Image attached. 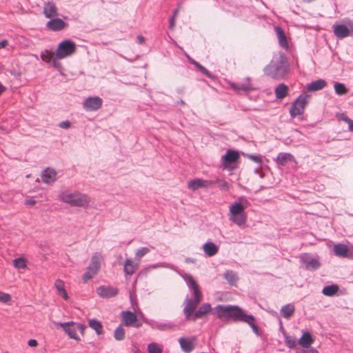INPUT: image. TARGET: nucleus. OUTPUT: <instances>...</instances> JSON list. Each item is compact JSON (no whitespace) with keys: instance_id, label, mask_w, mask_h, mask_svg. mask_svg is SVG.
<instances>
[{"instance_id":"nucleus-23","label":"nucleus","mask_w":353,"mask_h":353,"mask_svg":"<svg viewBox=\"0 0 353 353\" xmlns=\"http://www.w3.org/2000/svg\"><path fill=\"white\" fill-rule=\"evenodd\" d=\"M275 161L279 165L283 166L289 162L294 161V157L290 153L280 152L275 159Z\"/></svg>"},{"instance_id":"nucleus-7","label":"nucleus","mask_w":353,"mask_h":353,"mask_svg":"<svg viewBox=\"0 0 353 353\" xmlns=\"http://www.w3.org/2000/svg\"><path fill=\"white\" fill-rule=\"evenodd\" d=\"M309 96L301 94L292 103L290 110V114L292 118H295L303 114L305 108L308 103Z\"/></svg>"},{"instance_id":"nucleus-1","label":"nucleus","mask_w":353,"mask_h":353,"mask_svg":"<svg viewBox=\"0 0 353 353\" xmlns=\"http://www.w3.org/2000/svg\"><path fill=\"white\" fill-rule=\"evenodd\" d=\"M214 314L219 319H232L234 321H241L249 325L253 332L259 336V330L256 324L254 316L247 314L241 307L231 305H219L214 309Z\"/></svg>"},{"instance_id":"nucleus-61","label":"nucleus","mask_w":353,"mask_h":353,"mask_svg":"<svg viewBox=\"0 0 353 353\" xmlns=\"http://www.w3.org/2000/svg\"><path fill=\"white\" fill-rule=\"evenodd\" d=\"M144 41H145V39H144L143 37H142V36H138L137 37V42L139 43L142 44V43H144Z\"/></svg>"},{"instance_id":"nucleus-22","label":"nucleus","mask_w":353,"mask_h":353,"mask_svg":"<svg viewBox=\"0 0 353 353\" xmlns=\"http://www.w3.org/2000/svg\"><path fill=\"white\" fill-rule=\"evenodd\" d=\"M203 250L207 256H213L219 252V246L212 241H208L203 245Z\"/></svg>"},{"instance_id":"nucleus-30","label":"nucleus","mask_w":353,"mask_h":353,"mask_svg":"<svg viewBox=\"0 0 353 353\" xmlns=\"http://www.w3.org/2000/svg\"><path fill=\"white\" fill-rule=\"evenodd\" d=\"M54 288L57 290L58 294L61 295L65 300L68 299V295L65 290V284L62 280H57L54 283Z\"/></svg>"},{"instance_id":"nucleus-60","label":"nucleus","mask_w":353,"mask_h":353,"mask_svg":"<svg viewBox=\"0 0 353 353\" xmlns=\"http://www.w3.org/2000/svg\"><path fill=\"white\" fill-rule=\"evenodd\" d=\"M348 124V129L350 132H353V120H350V121H349L348 123H347Z\"/></svg>"},{"instance_id":"nucleus-13","label":"nucleus","mask_w":353,"mask_h":353,"mask_svg":"<svg viewBox=\"0 0 353 353\" xmlns=\"http://www.w3.org/2000/svg\"><path fill=\"white\" fill-rule=\"evenodd\" d=\"M301 262L305 265L307 270L314 271L319 268L321 263L317 259L310 256L307 254H303L300 256Z\"/></svg>"},{"instance_id":"nucleus-44","label":"nucleus","mask_w":353,"mask_h":353,"mask_svg":"<svg viewBox=\"0 0 353 353\" xmlns=\"http://www.w3.org/2000/svg\"><path fill=\"white\" fill-rule=\"evenodd\" d=\"M285 343L288 347L294 348L296 345L297 342L294 338L290 336H285Z\"/></svg>"},{"instance_id":"nucleus-19","label":"nucleus","mask_w":353,"mask_h":353,"mask_svg":"<svg viewBox=\"0 0 353 353\" xmlns=\"http://www.w3.org/2000/svg\"><path fill=\"white\" fill-rule=\"evenodd\" d=\"M43 12L46 18H53L59 15L58 8L52 1H46L43 3Z\"/></svg>"},{"instance_id":"nucleus-6","label":"nucleus","mask_w":353,"mask_h":353,"mask_svg":"<svg viewBox=\"0 0 353 353\" xmlns=\"http://www.w3.org/2000/svg\"><path fill=\"white\" fill-rule=\"evenodd\" d=\"M102 261L103 256L101 253L96 252L92 255L90 263L82 276V279L84 282H87L98 273L101 268V263Z\"/></svg>"},{"instance_id":"nucleus-9","label":"nucleus","mask_w":353,"mask_h":353,"mask_svg":"<svg viewBox=\"0 0 353 353\" xmlns=\"http://www.w3.org/2000/svg\"><path fill=\"white\" fill-rule=\"evenodd\" d=\"M134 311L137 313V315L130 311H123L121 312L120 316L123 322V324L126 327L134 326L135 327H140L141 326V323H137V316H142V313L139 311L137 312L135 309Z\"/></svg>"},{"instance_id":"nucleus-47","label":"nucleus","mask_w":353,"mask_h":353,"mask_svg":"<svg viewBox=\"0 0 353 353\" xmlns=\"http://www.w3.org/2000/svg\"><path fill=\"white\" fill-rule=\"evenodd\" d=\"M154 327L160 330H166L172 329L173 325L170 323H157Z\"/></svg>"},{"instance_id":"nucleus-16","label":"nucleus","mask_w":353,"mask_h":353,"mask_svg":"<svg viewBox=\"0 0 353 353\" xmlns=\"http://www.w3.org/2000/svg\"><path fill=\"white\" fill-rule=\"evenodd\" d=\"M67 23L60 18H51L46 23V28L52 31L57 32L63 30L67 27Z\"/></svg>"},{"instance_id":"nucleus-56","label":"nucleus","mask_w":353,"mask_h":353,"mask_svg":"<svg viewBox=\"0 0 353 353\" xmlns=\"http://www.w3.org/2000/svg\"><path fill=\"white\" fill-rule=\"evenodd\" d=\"M346 258L353 259V246L351 245L348 248V252Z\"/></svg>"},{"instance_id":"nucleus-3","label":"nucleus","mask_w":353,"mask_h":353,"mask_svg":"<svg viewBox=\"0 0 353 353\" xmlns=\"http://www.w3.org/2000/svg\"><path fill=\"white\" fill-rule=\"evenodd\" d=\"M289 64L283 52H279L274 54L272 60L268 65L264 72L272 78H283L287 73Z\"/></svg>"},{"instance_id":"nucleus-18","label":"nucleus","mask_w":353,"mask_h":353,"mask_svg":"<svg viewBox=\"0 0 353 353\" xmlns=\"http://www.w3.org/2000/svg\"><path fill=\"white\" fill-rule=\"evenodd\" d=\"M196 338L190 336L188 338L181 337L178 341L181 350L185 353L191 352L194 348V341Z\"/></svg>"},{"instance_id":"nucleus-20","label":"nucleus","mask_w":353,"mask_h":353,"mask_svg":"<svg viewBox=\"0 0 353 353\" xmlns=\"http://www.w3.org/2000/svg\"><path fill=\"white\" fill-rule=\"evenodd\" d=\"M97 292L99 296L108 299L116 296L118 293V290L112 286L101 285L97 288Z\"/></svg>"},{"instance_id":"nucleus-51","label":"nucleus","mask_w":353,"mask_h":353,"mask_svg":"<svg viewBox=\"0 0 353 353\" xmlns=\"http://www.w3.org/2000/svg\"><path fill=\"white\" fill-rule=\"evenodd\" d=\"M37 201L31 197H28L25 200V204L29 207H32L36 204Z\"/></svg>"},{"instance_id":"nucleus-41","label":"nucleus","mask_w":353,"mask_h":353,"mask_svg":"<svg viewBox=\"0 0 353 353\" xmlns=\"http://www.w3.org/2000/svg\"><path fill=\"white\" fill-rule=\"evenodd\" d=\"M153 249V247H143L137 250L135 252V256L137 258H141L143 256L146 255L148 253L150 252V250Z\"/></svg>"},{"instance_id":"nucleus-36","label":"nucleus","mask_w":353,"mask_h":353,"mask_svg":"<svg viewBox=\"0 0 353 353\" xmlns=\"http://www.w3.org/2000/svg\"><path fill=\"white\" fill-rule=\"evenodd\" d=\"M224 278L227 280V281L232 285H235L236 282L238 281V276L236 273L233 271H228L224 274Z\"/></svg>"},{"instance_id":"nucleus-27","label":"nucleus","mask_w":353,"mask_h":353,"mask_svg":"<svg viewBox=\"0 0 353 353\" xmlns=\"http://www.w3.org/2000/svg\"><path fill=\"white\" fill-rule=\"evenodd\" d=\"M327 85V82L323 79H318L314 81L307 85V89L308 91H318L322 90Z\"/></svg>"},{"instance_id":"nucleus-5","label":"nucleus","mask_w":353,"mask_h":353,"mask_svg":"<svg viewBox=\"0 0 353 353\" xmlns=\"http://www.w3.org/2000/svg\"><path fill=\"white\" fill-rule=\"evenodd\" d=\"M76 50V43L70 39H65L59 43L55 56L57 59H63L72 56Z\"/></svg>"},{"instance_id":"nucleus-58","label":"nucleus","mask_w":353,"mask_h":353,"mask_svg":"<svg viewBox=\"0 0 353 353\" xmlns=\"http://www.w3.org/2000/svg\"><path fill=\"white\" fill-rule=\"evenodd\" d=\"M28 344L30 347H36L37 345V341L35 339H30L28 341Z\"/></svg>"},{"instance_id":"nucleus-57","label":"nucleus","mask_w":353,"mask_h":353,"mask_svg":"<svg viewBox=\"0 0 353 353\" xmlns=\"http://www.w3.org/2000/svg\"><path fill=\"white\" fill-rule=\"evenodd\" d=\"M175 18L174 17H171L169 21V28L170 29H173L175 24Z\"/></svg>"},{"instance_id":"nucleus-31","label":"nucleus","mask_w":353,"mask_h":353,"mask_svg":"<svg viewBox=\"0 0 353 353\" xmlns=\"http://www.w3.org/2000/svg\"><path fill=\"white\" fill-rule=\"evenodd\" d=\"M294 305L289 303L281 307V314L285 319H289L294 314Z\"/></svg>"},{"instance_id":"nucleus-21","label":"nucleus","mask_w":353,"mask_h":353,"mask_svg":"<svg viewBox=\"0 0 353 353\" xmlns=\"http://www.w3.org/2000/svg\"><path fill=\"white\" fill-rule=\"evenodd\" d=\"M57 172L51 168H47L41 174V179L43 183L50 184L57 180Z\"/></svg>"},{"instance_id":"nucleus-15","label":"nucleus","mask_w":353,"mask_h":353,"mask_svg":"<svg viewBox=\"0 0 353 353\" xmlns=\"http://www.w3.org/2000/svg\"><path fill=\"white\" fill-rule=\"evenodd\" d=\"M213 183L214 182L212 181L197 178L190 181L188 183V188L192 191H195L199 188H208L210 187Z\"/></svg>"},{"instance_id":"nucleus-33","label":"nucleus","mask_w":353,"mask_h":353,"mask_svg":"<svg viewBox=\"0 0 353 353\" xmlns=\"http://www.w3.org/2000/svg\"><path fill=\"white\" fill-rule=\"evenodd\" d=\"M288 91V87L283 83H281L275 88L274 92L277 99H283L287 96Z\"/></svg>"},{"instance_id":"nucleus-11","label":"nucleus","mask_w":353,"mask_h":353,"mask_svg":"<svg viewBox=\"0 0 353 353\" xmlns=\"http://www.w3.org/2000/svg\"><path fill=\"white\" fill-rule=\"evenodd\" d=\"M56 324L57 326L61 327L70 339L78 341L81 340L77 334V323L70 321L66 323H57Z\"/></svg>"},{"instance_id":"nucleus-43","label":"nucleus","mask_w":353,"mask_h":353,"mask_svg":"<svg viewBox=\"0 0 353 353\" xmlns=\"http://www.w3.org/2000/svg\"><path fill=\"white\" fill-rule=\"evenodd\" d=\"M214 182L221 190L228 191L230 189L229 184L224 179H216Z\"/></svg>"},{"instance_id":"nucleus-48","label":"nucleus","mask_w":353,"mask_h":353,"mask_svg":"<svg viewBox=\"0 0 353 353\" xmlns=\"http://www.w3.org/2000/svg\"><path fill=\"white\" fill-rule=\"evenodd\" d=\"M247 157L249 159L259 163V165L262 163L261 157L260 155L248 154Z\"/></svg>"},{"instance_id":"nucleus-14","label":"nucleus","mask_w":353,"mask_h":353,"mask_svg":"<svg viewBox=\"0 0 353 353\" xmlns=\"http://www.w3.org/2000/svg\"><path fill=\"white\" fill-rule=\"evenodd\" d=\"M239 157V153L234 150H228L226 154L222 157V166L224 170H232L230 164L235 163Z\"/></svg>"},{"instance_id":"nucleus-40","label":"nucleus","mask_w":353,"mask_h":353,"mask_svg":"<svg viewBox=\"0 0 353 353\" xmlns=\"http://www.w3.org/2000/svg\"><path fill=\"white\" fill-rule=\"evenodd\" d=\"M114 337L117 341H122L125 337V330L120 325L117 327L114 332Z\"/></svg>"},{"instance_id":"nucleus-38","label":"nucleus","mask_w":353,"mask_h":353,"mask_svg":"<svg viewBox=\"0 0 353 353\" xmlns=\"http://www.w3.org/2000/svg\"><path fill=\"white\" fill-rule=\"evenodd\" d=\"M148 353H162L163 345L157 343H151L148 345Z\"/></svg>"},{"instance_id":"nucleus-2","label":"nucleus","mask_w":353,"mask_h":353,"mask_svg":"<svg viewBox=\"0 0 353 353\" xmlns=\"http://www.w3.org/2000/svg\"><path fill=\"white\" fill-rule=\"evenodd\" d=\"M249 205L250 203L245 197H239L229 207V220L240 228H245L247 221V214L245 210Z\"/></svg>"},{"instance_id":"nucleus-37","label":"nucleus","mask_w":353,"mask_h":353,"mask_svg":"<svg viewBox=\"0 0 353 353\" xmlns=\"http://www.w3.org/2000/svg\"><path fill=\"white\" fill-rule=\"evenodd\" d=\"M55 53L48 50H45L44 51H42L41 53V59L43 61L49 63L52 62V61L55 58Z\"/></svg>"},{"instance_id":"nucleus-24","label":"nucleus","mask_w":353,"mask_h":353,"mask_svg":"<svg viewBox=\"0 0 353 353\" xmlns=\"http://www.w3.org/2000/svg\"><path fill=\"white\" fill-rule=\"evenodd\" d=\"M139 268V263H134L131 259H125L123 271L125 274L132 275Z\"/></svg>"},{"instance_id":"nucleus-49","label":"nucleus","mask_w":353,"mask_h":353,"mask_svg":"<svg viewBox=\"0 0 353 353\" xmlns=\"http://www.w3.org/2000/svg\"><path fill=\"white\" fill-rule=\"evenodd\" d=\"M296 353H319L314 348H305L303 350H297Z\"/></svg>"},{"instance_id":"nucleus-25","label":"nucleus","mask_w":353,"mask_h":353,"mask_svg":"<svg viewBox=\"0 0 353 353\" xmlns=\"http://www.w3.org/2000/svg\"><path fill=\"white\" fill-rule=\"evenodd\" d=\"M248 82L243 83H232L231 87L236 92L242 90L243 92H248L255 89L254 86L250 83V78L247 79Z\"/></svg>"},{"instance_id":"nucleus-28","label":"nucleus","mask_w":353,"mask_h":353,"mask_svg":"<svg viewBox=\"0 0 353 353\" xmlns=\"http://www.w3.org/2000/svg\"><path fill=\"white\" fill-rule=\"evenodd\" d=\"M348 248L349 246L345 244L338 243L334 245L333 248V252L337 256L346 258L348 252Z\"/></svg>"},{"instance_id":"nucleus-59","label":"nucleus","mask_w":353,"mask_h":353,"mask_svg":"<svg viewBox=\"0 0 353 353\" xmlns=\"http://www.w3.org/2000/svg\"><path fill=\"white\" fill-rule=\"evenodd\" d=\"M8 45V41L3 39L0 41V49L4 48Z\"/></svg>"},{"instance_id":"nucleus-26","label":"nucleus","mask_w":353,"mask_h":353,"mask_svg":"<svg viewBox=\"0 0 353 353\" xmlns=\"http://www.w3.org/2000/svg\"><path fill=\"white\" fill-rule=\"evenodd\" d=\"M314 343V339L310 333L303 332L301 337L299 340V344L303 348H309Z\"/></svg>"},{"instance_id":"nucleus-62","label":"nucleus","mask_w":353,"mask_h":353,"mask_svg":"<svg viewBox=\"0 0 353 353\" xmlns=\"http://www.w3.org/2000/svg\"><path fill=\"white\" fill-rule=\"evenodd\" d=\"M186 57L189 59L190 62L195 65V63H196L197 62L196 61L193 60L192 59H191L189 55L187 54Z\"/></svg>"},{"instance_id":"nucleus-50","label":"nucleus","mask_w":353,"mask_h":353,"mask_svg":"<svg viewBox=\"0 0 353 353\" xmlns=\"http://www.w3.org/2000/svg\"><path fill=\"white\" fill-rule=\"evenodd\" d=\"M203 74H205V76H207L208 78L210 79H214V76L210 72L205 68H204L203 66H202L201 68V69L199 70Z\"/></svg>"},{"instance_id":"nucleus-45","label":"nucleus","mask_w":353,"mask_h":353,"mask_svg":"<svg viewBox=\"0 0 353 353\" xmlns=\"http://www.w3.org/2000/svg\"><path fill=\"white\" fill-rule=\"evenodd\" d=\"M159 268H170V265L166 263H158L155 264L150 265L148 267V269H157Z\"/></svg>"},{"instance_id":"nucleus-17","label":"nucleus","mask_w":353,"mask_h":353,"mask_svg":"<svg viewBox=\"0 0 353 353\" xmlns=\"http://www.w3.org/2000/svg\"><path fill=\"white\" fill-rule=\"evenodd\" d=\"M202 300H200L199 299H188L186 298L185 300V306L183 309V312L185 315V319L187 320L190 319L191 316L194 310V309L196 307L198 304Z\"/></svg>"},{"instance_id":"nucleus-52","label":"nucleus","mask_w":353,"mask_h":353,"mask_svg":"<svg viewBox=\"0 0 353 353\" xmlns=\"http://www.w3.org/2000/svg\"><path fill=\"white\" fill-rule=\"evenodd\" d=\"M71 125V123L68 121H61L59 123V127L63 129H68Z\"/></svg>"},{"instance_id":"nucleus-55","label":"nucleus","mask_w":353,"mask_h":353,"mask_svg":"<svg viewBox=\"0 0 353 353\" xmlns=\"http://www.w3.org/2000/svg\"><path fill=\"white\" fill-rule=\"evenodd\" d=\"M52 64V65L56 68H60L61 67V64L60 62H59L57 60V58L55 57L52 61V62L50 63Z\"/></svg>"},{"instance_id":"nucleus-39","label":"nucleus","mask_w":353,"mask_h":353,"mask_svg":"<svg viewBox=\"0 0 353 353\" xmlns=\"http://www.w3.org/2000/svg\"><path fill=\"white\" fill-rule=\"evenodd\" d=\"M334 91L336 94L339 95H343L346 93H347V89L346 88L345 85L343 83H335L334 85Z\"/></svg>"},{"instance_id":"nucleus-8","label":"nucleus","mask_w":353,"mask_h":353,"mask_svg":"<svg viewBox=\"0 0 353 353\" xmlns=\"http://www.w3.org/2000/svg\"><path fill=\"white\" fill-rule=\"evenodd\" d=\"M332 29L334 35L339 39L353 36V21L348 20L346 25L334 24Z\"/></svg>"},{"instance_id":"nucleus-53","label":"nucleus","mask_w":353,"mask_h":353,"mask_svg":"<svg viewBox=\"0 0 353 353\" xmlns=\"http://www.w3.org/2000/svg\"><path fill=\"white\" fill-rule=\"evenodd\" d=\"M337 117L343 121H344L346 123H348L349 121H350V119L348 118V117L344 114V113H341L339 115H337Z\"/></svg>"},{"instance_id":"nucleus-32","label":"nucleus","mask_w":353,"mask_h":353,"mask_svg":"<svg viewBox=\"0 0 353 353\" xmlns=\"http://www.w3.org/2000/svg\"><path fill=\"white\" fill-rule=\"evenodd\" d=\"M275 30H276V34L278 37V39H279L280 46L284 48H288V43L287 39H286L284 32L279 27H276Z\"/></svg>"},{"instance_id":"nucleus-4","label":"nucleus","mask_w":353,"mask_h":353,"mask_svg":"<svg viewBox=\"0 0 353 353\" xmlns=\"http://www.w3.org/2000/svg\"><path fill=\"white\" fill-rule=\"evenodd\" d=\"M59 199L72 207L86 208L90 203V197L82 192L71 189H65L59 192Z\"/></svg>"},{"instance_id":"nucleus-46","label":"nucleus","mask_w":353,"mask_h":353,"mask_svg":"<svg viewBox=\"0 0 353 353\" xmlns=\"http://www.w3.org/2000/svg\"><path fill=\"white\" fill-rule=\"evenodd\" d=\"M11 300V296L7 293L0 292V303H7Z\"/></svg>"},{"instance_id":"nucleus-63","label":"nucleus","mask_w":353,"mask_h":353,"mask_svg":"<svg viewBox=\"0 0 353 353\" xmlns=\"http://www.w3.org/2000/svg\"><path fill=\"white\" fill-rule=\"evenodd\" d=\"M6 88L0 83V95L5 91Z\"/></svg>"},{"instance_id":"nucleus-64","label":"nucleus","mask_w":353,"mask_h":353,"mask_svg":"<svg viewBox=\"0 0 353 353\" xmlns=\"http://www.w3.org/2000/svg\"><path fill=\"white\" fill-rule=\"evenodd\" d=\"M177 13H178V10L177 9L174 10L173 12V15L172 17H174V18L176 19V17L177 16Z\"/></svg>"},{"instance_id":"nucleus-35","label":"nucleus","mask_w":353,"mask_h":353,"mask_svg":"<svg viewBox=\"0 0 353 353\" xmlns=\"http://www.w3.org/2000/svg\"><path fill=\"white\" fill-rule=\"evenodd\" d=\"M339 291V286L337 285H327L323 288L322 293L327 296H332L335 295Z\"/></svg>"},{"instance_id":"nucleus-54","label":"nucleus","mask_w":353,"mask_h":353,"mask_svg":"<svg viewBox=\"0 0 353 353\" xmlns=\"http://www.w3.org/2000/svg\"><path fill=\"white\" fill-rule=\"evenodd\" d=\"M85 328L86 326L85 325L77 323V331H79L81 334H84Z\"/></svg>"},{"instance_id":"nucleus-29","label":"nucleus","mask_w":353,"mask_h":353,"mask_svg":"<svg viewBox=\"0 0 353 353\" xmlns=\"http://www.w3.org/2000/svg\"><path fill=\"white\" fill-rule=\"evenodd\" d=\"M211 305L209 303L203 304L194 314L193 319L201 318L211 311Z\"/></svg>"},{"instance_id":"nucleus-34","label":"nucleus","mask_w":353,"mask_h":353,"mask_svg":"<svg viewBox=\"0 0 353 353\" xmlns=\"http://www.w3.org/2000/svg\"><path fill=\"white\" fill-rule=\"evenodd\" d=\"M88 325L93 329L98 335L103 333V326L99 321L97 319H90L88 321Z\"/></svg>"},{"instance_id":"nucleus-12","label":"nucleus","mask_w":353,"mask_h":353,"mask_svg":"<svg viewBox=\"0 0 353 353\" xmlns=\"http://www.w3.org/2000/svg\"><path fill=\"white\" fill-rule=\"evenodd\" d=\"M103 100L99 97H89L83 103V108L87 111H96L102 106Z\"/></svg>"},{"instance_id":"nucleus-10","label":"nucleus","mask_w":353,"mask_h":353,"mask_svg":"<svg viewBox=\"0 0 353 353\" xmlns=\"http://www.w3.org/2000/svg\"><path fill=\"white\" fill-rule=\"evenodd\" d=\"M181 276L185 281L188 288L192 292L194 298L202 300V294L199 290L198 284L194 278L190 274L186 273L182 274Z\"/></svg>"},{"instance_id":"nucleus-42","label":"nucleus","mask_w":353,"mask_h":353,"mask_svg":"<svg viewBox=\"0 0 353 353\" xmlns=\"http://www.w3.org/2000/svg\"><path fill=\"white\" fill-rule=\"evenodd\" d=\"M13 265L17 269H24L26 268V261L23 258H17L13 261Z\"/></svg>"}]
</instances>
